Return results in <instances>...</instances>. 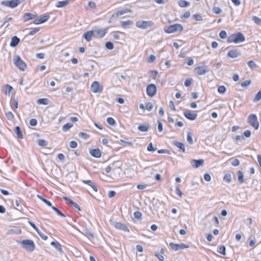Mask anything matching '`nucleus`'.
<instances>
[{
    "label": "nucleus",
    "mask_w": 261,
    "mask_h": 261,
    "mask_svg": "<svg viewBox=\"0 0 261 261\" xmlns=\"http://www.w3.org/2000/svg\"><path fill=\"white\" fill-rule=\"evenodd\" d=\"M17 242L28 251L32 252L35 249V244L32 240H24L22 241H17Z\"/></svg>",
    "instance_id": "nucleus-1"
},
{
    "label": "nucleus",
    "mask_w": 261,
    "mask_h": 261,
    "mask_svg": "<svg viewBox=\"0 0 261 261\" xmlns=\"http://www.w3.org/2000/svg\"><path fill=\"white\" fill-rule=\"evenodd\" d=\"M183 29L182 25L178 23H175L169 27L164 28V31L168 34H171L177 31H180Z\"/></svg>",
    "instance_id": "nucleus-2"
},
{
    "label": "nucleus",
    "mask_w": 261,
    "mask_h": 261,
    "mask_svg": "<svg viewBox=\"0 0 261 261\" xmlns=\"http://www.w3.org/2000/svg\"><path fill=\"white\" fill-rule=\"evenodd\" d=\"M229 43L234 42L235 43H240L245 40V37L241 33L233 34L229 36Z\"/></svg>",
    "instance_id": "nucleus-3"
},
{
    "label": "nucleus",
    "mask_w": 261,
    "mask_h": 261,
    "mask_svg": "<svg viewBox=\"0 0 261 261\" xmlns=\"http://www.w3.org/2000/svg\"><path fill=\"white\" fill-rule=\"evenodd\" d=\"M14 64L20 70L24 71L27 67L26 63L23 62L19 56L14 57Z\"/></svg>",
    "instance_id": "nucleus-4"
},
{
    "label": "nucleus",
    "mask_w": 261,
    "mask_h": 261,
    "mask_svg": "<svg viewBox=\"0 0 261 261\" xmlns=\"http://www.w3.org/2000/svg\"><path fill=\"white\" fill-rule=\"evenodd\" d=\"M247 122L255 129H257L259 127V122L256 115L251 114L248 117Z\"/></svg>",
    "instance_id": "nucleus-5"
},
{
    "label": "nucleus",
    "mask_w": 261,
    "mask_h": 261,
    "mask_svg": "<svg viewBox=\"0 0 261 261\" xmlns=\"http://www.w3.org/2000/svg\"><path fill=\"white\" fill-rule=\"evenodd\" d=\"M94 37L101 38L105 36L108 32V29L95 28L93 30Z\"/></svg>",
    "instance_id": "nucleus-6"
},
{
    "label": "nucleus",
    "mask_w": 261,
    "mask_h": 261,
    "mask_svg": "<svg viewBox=\"0 0 261 261\" xmlns=\"http://www.w3.org/2000/svg\"><path fill=\"white\" fill-rule=\"evenodd\" d=\"M23 0H11L3 1L1 3L2 5L10 7L11 8H14L17 7L19 4L21 3Z\"/></svg>",
    "instance_id": "nucleus-7"
},
{
    "label": "nucleus",
    "mask_w": 261,
    "mask_h": 261,
    "mask_svg": "<svg viewBox=\"0 0 261 261\" xmlns=\"http://www.w3.org/2000/svg\"><path fill=\"white\" fill-rule=\"evenodd\" d=\"M153 24V22L151 21H144L140 20L136 22V27L140 29H146L148 27H150Z\"/></svg>",
    "instance_id": "nucleus-8"
},
{
    "label": "nucleus",
    "mask_w": 261,
    "mask_h": 261,
    "mask_svg": "<svg viewBox=\"0 0 261 261\" xmlns=\"http://www.w3.org/2000/svg\"><path fill=\"white\" fill-rule=\"evenodd\" d=\"M90 90L94 93H101L103 90V86L100 85L97 81L93 82L91 85Z\"/></svg>",
    "instance_id": "nucleus-9"
},
{
    "label": "nucleus",
    "mask_w": 261,
    "mask_h": 261,
    "mask_svg": "<svg viewBox=\"0 0 261 261\" xmlns=\"http://www.w3.org/2000/svg\"><path fill=\"white\" fill-rule=\"evenodd\" d=\"M208 71V67L206 65H202L197 67L194 69V72L198 75H204Z\"/></svg>",
    "instance_id": "nucleus-10"
},
{
    "label": "nucleus",
    "mask_w": 261,
    "mask_h": 261,
    "mask_svg": "<svg viewBox=\"0 0 261 261\" xmlns=\"http://www.w3.org/2000/svg\"><path fill=\"white\" fill-rule=\"evenodd\" d=\"M169 246L174 251H178L184 249L185 248H188L189 245L184 244H174L173 243H170Z\"/></svg>",
    "instance_id": "nucleus-11"
},
{
    "label": "nucleus",
    "mask_w": 261,
    "mask_h": 261,
    "mask_svg": "<svg viewBox=\"0 0 261 261\" xmlns=\"http://www.w3.org/2000/svg\"><path fill=\"white\" fill-rule=\"evenodd\" d=\"M156 92V87L153 84L148 85L146 88V93L150 96H153Z\"/></svg>",
    "instance_id": "nucleus-12"
},
{
    "label": "nucleus",
    "mask_w": 261,
    "mask_h": 261,
    "mask_svg": "<svg viewBox=\"0 0 261 261\" xmlns=\"http://www.w3.org/2000/svg\"><path fill=\"white\" fill-rule=\"evenodd\" d=\"M111 224L118 229L121 230L125 232L129 231L128 228L122 223L113 221L111 222Z\"/></svg>",
    "instance_id": "nucleus-13"
},
{
    "label": "nucleus",
    "mask_w": 261,
    "mask_h": 261,
    "mask_svg": "<svg viewBox=\"0 0 261 261\" xmlns=\"http://www.w3.org/2000/svg\"><path fill=\"white\" fill-rule=\"evenodd\" d=\"M50 17L48 14H45L43 16H41L40 18L35 19L33 23L35 24H39L46 22Z\"/></svg>",
    "instance_id": "nucleus-14"
},
{
    "label": "nucleus",
    "mask_w": 261,
    "mask_h": 261,
    "mask_svg": "<svg viewBox=\"0 0 261 261\" xmlns=\"http://www.w3.org/2000/svg\"><path fill=\"white\" fill-rule=\"evenodd\" d=\"M184 116L188 119L190 120H194L197 117V115L196 113H192L190 111L188 110L184 113Z\"/></svg>",
    "instance_id": "nucleus-15"
},
{
    "label": "nucleus",
    "mask_w": 261,
    "mask_h": 261,
    "mask_svg": "<svg viewBox=\"0 0 261 261\" xmlns=\"http://www.w3.org/2000/svg\"><path fill=\"white\" fill-rule=\"evenodd\" d=\"M204 163V161L202 159L200 160H192L191 161V165L194 168H197L200 166H202Z\"/></svg>",
    "instance_id": "nucleus-16"
},
{
    "label": "nucleus",
    "mask_w": 261,
    "mask_h": 261,
    "mask_svg": "<svg viewBox=\"0 0 261 261\" xmlns=\"http://www.w3.org/2000/svg\"><path fill=\"white\" fill-rule=\"evenodd\" d=\"M89 152L91 156L95 158H99L101 156V151L98 148L91 149Z\"/></svg>",
    "instance_id": "nucleus-17"
},
{
    "label": "nucleus",
    "mask_w": 261,
    "mask_h": 261,
    "mask_svg": "<svg viewBox=\"0 0 261 261\" xmlns=\"http://www.w3.org/2000/svg\"><path fill=\"white\" fill-rule=\"evenodd\" d=\"M129 12H130V10L128 9H122V10H119V11H117L112 15V17L117 18L120 15H122L125 13H126Z\"/></svg>",
    "instance_id": "nucleus-18"
},
{
    "label": "nucleus",
    "mask_w": 261,
    "mask_h": 261,
    "mask_svg": "<svg viewBox=\"0 0 261 261\" xmlns=\"http://www.w3.org/2000/svg\"><path fill=\"white\" fill-rule=\"evenodd\" d=\"M36 16H37V15L34 14L33 13H25L23 16V21L26 22L29 20L34 19Z\"/></svg>",
    "instance_id": "nucleus-19"
},
{
    "label": "nucleus",
    "mask_w": 261,
    "mask_h": 261,
    "mask_svg": "<svg viewBox=\"0 0 261 261\" xmlns=\"http://www.w3.org/2000/svg\"><path fill=\"white\" fill-rule=\"evenodd\" d=\"M20 42V39L17 36L12 37L10 43V46L13 47L16 46Z\"/></svg>",
    "instance_id": "nucleus-20"
},
{
    "label": "nucleus",
    "mask_w": 261,
    "mask_h": 261,
    "mask_svg": "<svg viewBox=\"0 0 261 261\" xmlns=\"http://www.w3.org/2000/svg\"><path fill=\"white\" fill-rule=\"evenodd\" d=\"M83 37L87 41L89 42V41H91L92 37H94V34H93V31L92 30L86 32L84 34Z\"/></svg>",
    "instance_id": "nucleus-21"
},
{
    "label": "nucleus",
    "mask_w": 261,
    "mask_h": 261,
    "mask_svg": "<svg viewBox=\"0 0 261 261\" xmlns=\"http://www.w3.org/2000/svg\"><path fill=\"white\" fill-rule=\"evenodd\" d=\"M241 53L238 51V49H231L229 50V57L235 58L240 56Z\"/></svg>",
    "instance_id": "nucleus-22"
},
{
    "label": "nucleus",
    "mask_w": 261,
    "mask_h": 261,
    "mask_svg": "<svg viewBox=\"0 0 261 261\" xmlns=\"http://www.w3.org/2000/svg\"><path fill=\"white\" fill-rule=\"evenodd\" d=\"M82 182L85 184H87L89 186H90L92 189L95 191H97V188L96 187V186L92 182V181L90 180H83Z\"/></svg>",
    "instance_id": "nucleus-23"
},
{
    "label": "nucleus",
    "mask_w": 261,
    "mask_h": 261,
    "mask_svg": "<svg viewBox=\"0 0 261 261\" xmlns=\"http://www.w3.org/2000/svg\"><path fill=\"white\" fill-rule=\"evenodd\" d=\"M173 144L177 148H179L182 152H185V145L183 143L178 141H174L173 142Z\"/></svg>",
    "instance_id": "nucleus-24"
},
{
    "label": "nucleus",
    "mask_w": 261,
    "mask_h": 261,
    "mask_svg": "<svg viewBox=\"0 0 261 261\" xmlns=\"http://www.w3.org/2000/svg\"><path fill=\"white\" fill-rule=\"evenodd\" d=\"M69 4V0H65L63 1H59L57 3L56 6L57 8L64 7L67 6Z\"/></svg>",
    "instance_id": "nucleus-25"
},
{
    "label": "nucleus",
    "mask_w": 261,
    "mask_h": 261,
    "mask_svg": "<svg viewBox=\"0 0 261 261\" xmlns=\"http://www.w3.org/2000/svg\"><path fill=\"white\" fill-rule=\"evenodd\" d=\"M50 245L51 246H54V247H55L60 252V253H63V250L61 248V245H60V244L59 243H58V242L52 241L50 243Z\"/></svg>",
    "instance_id": "nucleus-26"
},
{
    "label": "nucleus",
    "mask_w": 261,
    "mask_h": 261,
    "mask_svg": "<svg viewBox=\"0 0 261 261\" xmlns=\"http://www.w3.org/2000/svg\"><path fill=\"white\" fill-rule=\"evenodd\" d=\"M14 132L16 134L18 138L22 139L23 136L19 126H17L14 128Z\"/></svg>",
    "instance_id": "nucleus-27"
},
{
    "label": "nucleus",
    "mask_w": 261,
    "mask_h": 261,
    "mask_svg": "<svg viewBox=\"0 0 261 261\" xmlns=\"http://www.w3.org/2000/svg\"><path fill=\"white\" fill-rule=\"evenodd\" d=\"M178 4L180 7L185 8L189 6L190 3L185 0H178Z\"/></svg>",
    "instance_id": "nucleus-28"
},
{
    "label": "nucleus",
    "mask_w": 261,
    "mask_h": 261,
    "mask_svg": "<svg viewBox=\"0 0 261 261\" xmlns=\"http://www.w3.org/2000/svg\"><path fill=\"white\" fill-rule=\"evenodd\" d=\"M149 128V126L143 124H140L138 127V130L142 132H147Z\"/></svg>",
    "instance_id": "nucleus-29"
},
{
    "label": "nucleus",
    "mask_w": 261,
    "mask_h": 261,
    "mask_svg": "<svg viewBox=\"0 0 261 261\" xmlns=\"http://www.w3.org/2000/svg\"><path fill=\"white\" fill-rule=\"evenodd\" d=\"M37 103L39 105H47L48 104V99L47 98H39L37 100Z\"/></svg>",
    "instance_id": "nucleus-30"
},
{
    "label": "nucleus",
    "mask_w": 261,
    "mask_h": 261,
    "mask_svg": "<svg viewBox=\"0 0 261 261\" xmlns=\"http://www.w3.org/2000/svg\"><path fill=\"white\" fill-rule=\"evenodd\" d=\"M83 233L88 237H90L92 238H93V233L90 232V230L87 228H84L83 229Z\"/></svg>",
    "instance_id": "nucleus-31"
},
{
    "label": "nucleus",
    "mask_w": 261,
    "mask_h": 261,
    "mask_svg": "<svg viewBox=\"0 0 261 261\" xmlns=\"http://www.w3.org/2000/svg\"><path fill=\"white\" fill-rule=\"evenodd\" d=\"M72 126L73 124L72 123H67L63 125V126H62V129L64 132H66Z\"/></svg>",
    "instance_id": "nucleus-32"
},
{
    "label": "nucleus",
    "mask_w": 261,
    "mask_h": 261,
    "mask_svg": "<svg viewBox=\"0 0 261 261\" xmlns=\"http://www.w3.org/2000/svg\"><path fill=\"white\" fill-rule=\"evenodd\" d=\"M229 160L231 161V164L233 165V166H238L240 164V161L239 160L237 159H234L233 158H232L229 159Z\"/></svg>",
    "instance_id": "nucleus-33"
},
{
    "label": "nucleus",
    "mask_w": 261,
    "mask_h": 261,
    "mask_svg": "<svg viewBox=\"0 0 261 261\" xmlns=\"http://www.w3.org/2000/svg\"><path fill=\"white\" fill-rule=\"evenodd\" d=\"M238 181L240 183H243L244 182L243 173L241 171H239L238 172Z\"/></svg>",
    "instance_id": "nucleus-34"
},
{
    "label": "nucleus",
    "mask_w": 261,
    "mask_h": 261,
    "mask_svg": "<svg viewBox=\"0 0 261 261\" xmlns=\"http://www.w3.org/2000/svg\"><path fill=\"white\" fill-rule=\"evenodd\" d=\"M225 250L226 248L224 246H220L218 247V252L222 255H225Z\"/></svg>",
    "instance_id": "nucleus-35"
},
{
    "label": "nucleus",
    "mask_w": 261,
    "mask_h": 261,
    "mask_svg": "<svg viewBox=\"0 0 261 261\" xmlns=\"http://www.w3.org/2000/svg\"><path fill=\"white\" fill-rule=\"evenodd\" d=\"M37 197L39 198L42 201H43L44 203H45L46 205H47L49 206H51V203L50 202H49L48 200H46V199L44 198L41 196L38 195Z\"/></svg>",
    "instance_id": "nucleus-36"
},
{
    "label": "nucleus",
    "mask_w": 261,
    "mask_h": 261,
    "mask_svg": "<svg viewBox=\"0 0 261 261\" xmlns=\"http://www.w3.org/2000/svg\"><path fill=\"white\" fill-rule=\"evenodd\" d=\"M4 87L7 89V90L5 91V94L10 95V92L12 90L13 87L8 84L5 85Z\"/></svg>",
    "instance_id": "nucleus-37"
},
{
    "label": "nucleus",
    "mask_w": 261,
    "mask_h": 261,
    "mask_svg": "<svg viewBox=\"0 0 261 261\" xmlns=\"http://www.w3.org/2000/svg\"><path fill=\"white\" fill-rule=\"evenodd\" d=\"M261 99V89L257 92V93L255 95V97L253 99V101L254 102H256L260 100Z\"/></svg>",
    "instance_id": "nucleus-38"
},
{
    "label": "nucleus",
    "mask_w": 261,
    "mask_h": 261,
    "mask_svg": "<svg viewBox=\"0 0 261 261\" xmlns=\"http://www.w3.org/2000/svg\"><path fill=\"white\" fill-rule=\"evenodd\" d=\"M187 142L190 144H193V138L192 136V134L190 132H188L187 133Z\"/></svg>",
    "instance_id": "nucleus-39"
},
{
    "label": "nucleus",
    "mask_w": 261,
    "mask_h": 261,
    "mask_svg": "<svg viewBox=\"0 0 261 261\" xmlns=\"http://www.w3.org/2000/svg\"><path fill=\"white\" fill-rule=\"evenodd\" d=\"M38 144L40 146L44 147L47 145V142L44 140L39 139L37 141Z\"/></svg>",
    "instance_id": "nucleus-40"
},
{
    "label": "nucleus",
    "mask_w": 261,
    "mask_h": 261,
    "mask_svg": "<svg viewBox=\"0 0 261 261\" xmlns=\"http://www.w3.org/2000/svg\"><path fill=\"white\" fill-rule=\"evenodd\" d=\"M51 207V208L55 212L57 213V214L61 216V217H65V215H64L61 212H60L57 208H56L55 206H50Z\"/></svg>",
    "instance_id": "nucleus-41"
},
{
    "label": "nucleus",
    "mask_w": 261,
    "mask_h": 261,
    "mask_svg": "<svg viewBox=\"0 0 261 261\" xmlns=\"http://www.w3.org/2000/svg\"><path fill=\"white\" fill-rule=\"evenodd\" d=\"M79 136L84 140H86L89 138V135L88 134L83 132H80L79 133Z\"/></svg>",
    "instance_id": "nucleus-42"
},
{
    "label": "nucleus",
    "mask_w": 261,
    "mask_h": 261,
    "mask_svg": "<svg viewBox=\"0 0 261 261\" xmlns=\"http://www.w3.org/2000/svg\"><path fill=\"white\" fill-rule=\"evenodd\" d=\"M252 20L256 24L258 25H261V18L256 16H253L252 17Z\"/></svg>",
    "instance_id": "nucleus-43"
},
{
    "label": "nucleus",
    "mask_w": 261,
    "mask_h": 261,
    "mask_svg": "<svg viewBox=\"0 0 261 261\" xmlns=\"http://www.w3.org/2000/svg\"><path fill=\"white\" fill-rule=\"evenodd\" d=\"M247 64L251 69H254L256 67V64L253 61H249L248 62Z\"/></svg>",
    "instance_id": "nucleus-44"
},
{
    "label": "nucleus",
    "mask_w": 261,
    "mask_h": 261,
    "mask_svg": "<svg viewBox=\"0 0 261 261\" xmlns=\"http://www.w3.org/2000/svg\"><path fill=\"white\" fill-rule=\"evenodd\" d=\"M6 115L8 120H11L14 118V116L12 112L9 111L6 113Z\"/></svg>",
    "instance_id": "nucleus-45"
},
{
    "label": "nucleus",
    "mask_w": 261,
    "mask_h": 261,
    "mask_svg": "<svg viewBox=\"0 0 261 261\" xmlns=\"http://www.w3.org/2000/svg\"><path fill=\"white\" fill-rule=\"evenodd\" d=\"M106 47L110 50H112L114 48V45L112 42L109 41L107 42L105 44Z\"/></svg>",
    "instance_id": "nucleus-46"
},
{
    "label": "nucleus",
    "mask_w": 261,
    "mask_h": 261,
    "mask_svg": "<svg viewBox=\"0 0 261 261\" xmlns=\"http://www.w3.org/2000/svg\"><path fill=\"white\" fill-rule=\"evenodd\" d=\"M107 122L111 125H114L115 124V120L112 117H108L107 119Z\"/></svg>",
    "instance_id": "nucleus-47"
},
{
    "label": "nucleus",
    "mask_w": 261,
    "mask_h": 261,
    "mask_svg": "<svg viewBox=\"0 0 261 261\" xmlns=\"http://www.w3.org/2000/svg\"><path fill=\"white\" fill-rule=\"evenodd\" d=\"M37 232L43 240H46L47 239L48 237L43 234L39 229L37 231Z\"/></svg>",
    "instance_id": "nucleus-48"
},
{
    "label": "nucleus",
    "mask_w": 261,
    "mask_h": 261,
    "mask_svg": "<svg viewBox=\"0 0 261 261\" xmlns=\"http://www.w3.org/2000/svg\"><path fill=\"white\" fill-rule=\"evenodd\" d=\"M226 91V88L224 86H219L218 88V92L220 94H224Z\"/></svg>",
    "instance_id": "nucleus-49"
},
{
    "label": "nucleus",
    "mask_w": 261,
    "mask_h": 261,
    "mask_svg": "<svg viewBox=\"0 0 261 261\" xmlns=\"http://www.w3.org/2000/svg\"><path fill=\"white\" fill-rule=\"evenodd\" d=\"M132 23V21L130 20H127L126 21H122L121 22V25L122 27H125L126 25H130Z\"/></svg>",
    "instance_id": "nucleus-50"
},
{
    "label": "nucleus",
    "mask_w": 261,
    "mask_h": 261,
    "mask_svg": "<svg viewBox=\"0 0 261 261\" xmlns=\"http://www.w3.org/2000/svg\"><path fill=\"white\" fill-rule=\"evenodd\" d=\"M250 83H251L250 80H246V81L243 82L241 83V86L243 88H246L247 86H248L250 84Z\"/></svg>",
    "instance_id": "nucleus-51"
},
{
    "label": "nucleus",
    "mask_w": 261,
    "mask_h": 261,
    "mask_svg": "<svg viewBox=\"0 0 261 261\" xmlns=\"http://www.w3.org/2000/svg\"><path fill=\"white\" fill-rule=\"evenodd\" d=\"M39 29L38 28H34L28 34L30 36H33L36 34L38 32H39Z\"/></svg>",
    "instance_id": "nucleus-52"
},
{
    "label": "nucleus",
    "mask_w": 261,
    "mask_h": 261,
    "mask_svg": "<svg viewBox=\"0 0 261 261\" xmlns=\"http://www.w3.org/2000/svg\"><path fill=\"white\" fill-rule=\"evenodd\" d=\"M156 148H154L152 143H150L147 146V150L149 151H154Z\"/></svg>",
    "instance_id": "nucleus-53"
},
{
    "label": "nucleus",
    "mask_w": 261,
    "mask_h": 261,
    "mask_svg": "<svg viewBox=\"0 0 261 261\" xmlns=\"http://www.w3.org/2000/svg\"><path fill=\"white\" fill-rule=\"evenodd\" d=\"M153 108V105L152 102H148L146 105V109L149 111H150Z\"/></svg>",
    "instance_id": "nucleus-54"
},
{
    "label": "nucleus",
    "mask_w": 261,
    "mask_h": 261,
    "mask_svg": "<svg viewBox=\"0 0 261 261\" xmlns=\"http://www.w3.org/2000/svg\"><path fill=\"white\" fill-rule=\"evenodd\" d=\"M192 79H186V81H185V86L186 87H189L190 86H191V84H192Z\"/></svg>",
    "instance_id": "nucleus-55"
},
{
    "label": "nucleus",
    "mask_w": 261,
    "mask_h": 261,
    "mask_svg": "<svg viewBox=\"0 0 261 261\" xmlns=\"http://www.w3.org/2000/svg\"><path fill=\"white\" fill-rule=\"evenodd\" d=\"M227 33L225 31H222L219 33V36L222 39H224L226 37Z\"/></svg>",
    "instance_id": "nucleus-56"
},
{
    "label": "nucleus",
    "mask_w": 261,
    "mask_h": 261,
    "mask_svg": "<svg viewBox=\"0 0 261 261\" xmlns=\"http://www.w3.org/2000/svg\"><path fill=\"white\" fill-rule=\"evenodd\" d=\"M115 163V162L113 163L111 165L108 166L106 168V172L107 173H109L113 169V166H114Z\"/></svg>",
    "instance_id": "nucleus-57"
},
{
    "label": "nucleus",
    "mask_w": 261,
    "mask_h": 261,
    "mask_svg": "<svg viewBox=\"0 0 261 261\" xmlns=\"http://www.w3.org/2000/svg\"><path fill=\"white\" fill-rule=\"evenodd\" d=\"M30 124L33 126H36L37 124V120L36 119L32 118L30 121Z\"/></svg>",
    "instance_id": "nucleus-58"
},
{
    "label": "nucleus",
    "mask_w": 261,
    "mask_h": 261,
    "mask_svg": "<svg viewBox=\"0 0 261 261\" xmlns=\"http://www.w3.org/2000/svg\"><path fill=\"white\" fill-rule=\"evenodd\" d=\"M134 217L137 219H140L142 217V214L138 211L135 212L134 213Z\"/></svg>",
    "instance_id": "nucleus-59"
},
{
    "label": "nucleus",
    "mask_w": 261,
    "mask_h": 261,
    "mask_svg": "<svg viewBox=\"0 0 261 261\" xmlns=\"http://www.w3.org/2000/svg\"><path fill=\"white\" fill-rule=\"evenodd\" d=\"M156 59V57L154 56V55H151L148 60H147V62H149V63H152L154 61V60H155Z\"/></svg>",
    "instance_id": "nucleus-60"
},
{
    "label": "nucleus",
    "mask_w": 261,
    "mask_h": 261,
    "mask_svg": "<svg viewBox=\"0 0 261 261\" xmlns=\"http://www.w3.org/2000/svg\"><path fill=\"white\" fill-rule=\"evenodd\" d=\"M69 146L71 148H75L77 147V143L75 141H71L70 142Z\"/></svg>",
    "instance_id": "nucleus-61"
},
{
    "label": "nucleus",
    "mask_w": 261,
    "mask_h": 261,
    "mask_svg": "<svg viewBox=\"0 0 261 261\" xmlns=\"http://www.w3.org/2000/svg\"><path fill=\"white\" fill-rule=\"evenodd\" d=\"M194 17L197 21H201L202 20V16L199 14H195L194 15Z\"/></svg>",
    "instance_id": "nucleus-62"
},
{
    "label": "nucleus",
    "mask_w": 261,
    "mask_h": 261,
    "mask_svg": "<svg viewBox=\"0 0 261 261\" xmlns=\"http://www.w3.org/2000/svg\"><path fill=\"white\" fill-rule=\"evenodd\" d=\"M204 179H205V180H206V181H209L211 180V175L208 174V173H205L204 174Z\"/></svg>",
    "instance_id": "nucleus-63"
},
{
    "label": "nucleus",
    "mask_w": 261,
    "mask_h": 261,
    "mask_svg": "<svg viewBox=\"0 0 261 261\" xmlns=\"http://www.w3.org/2000/svg\"><path fill=\"white\" fill-rule=\"evenodd\" d=\"M221 9L220 8L217 7H214L213 8V12L215 14H219L221 12Z\"/></svg>",
    "instance_id": "nucleus-64"
}]
</instances>
